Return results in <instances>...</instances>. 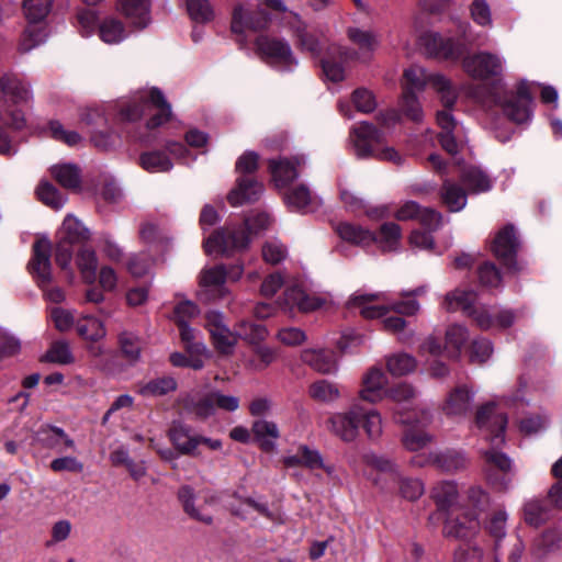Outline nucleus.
<instances>
[{
    "mask_svg": "<svg viewBox=\"0 0 562 562\" xmlns=\"http://www.w3.org/2000/svg\"><path fill=\"white\" fill-rule=\"evenodd\" d=\"M509 514L504 508L493 510L484 522V529L491 542L484 554L477 546H461L454 552L453 562H503L506 553L507 562H521L526 552V543L516 531L507 538Z\"/></svg>",
    "mask_w": 562,
    "mask_h": 562,
    "instance_id": "obj_1",
    "label": "nucleus"
},
{
    "mask_svg": "<svg viewBox=\"0 0 562 562\" xmlns=\"http://www.w3.org/2000/svg\"><path fill=\"white\" fill-rule=\"evenodd\" d=\"M33 99L29 83L15 76L4 75L0 78V123L14 131L26 127V117L22 106ZM16 153L8 133L0 126V154L12 156Z\"/></svg>",
    "mask_w": 562,
    "mask_h": 562,
    "instance_id": "obj_2",
    "label": "nucleus"
},
{
    "mask_svg": "<svg viewBox=\"0 0 562 562\" xmlns=\"http://www.w3.org/2000/svg\"><path fill=\"white\" fill-rule=\"evenodd\" d=\"M269 225V215L258 213L248 217L238 229L235 227L218 229L204 241L205 252L209 255H229L246 249L251 241V237L267 229Z\"/></svg>",
    "mask_w": 562,
    "mask_h": 562,
    "instance_id": "obj_3",
    "label": "nucleus"
},
{
    "mask_svg": "<svg viewBox=\"0 0 562 562\" xmlns=\"http://www.w3.org/2000/svg\"><path fill=\"white\" fill-rule=\"evenodd\" d=\"M153 111H156V113L146 123L149 130L162 125L171 117V106L158 88L138 91L130 102L122 105L120 114L123 120L132 122Z\"/></svg>",
    "mask_w": 562,
    "mask_h": 562,
    "instance_id": "obj_4",
    "label": "nucleus"
},
{
    "mask_svg": "<svg viewBox=\"0 0 562 562\" xmlns=\"http://www.w3.org/2000/svg\"><path fill=\"white\" fill-rule=\"evenodd\" d=\"M350 140L358 157H374L395 165L403 162V156L395 148L383 144V134L372 124L362 122L355 126Z\"/></svg>",
    "mask_w": 562,
    "mask_h": 562,
    "instance_id": "obj_5",
    "label": "nucleus"
},
{
    "mask_svg": "<svg viewBox=\"0 0 562 562\" xmlns=\"http://www.w3.org/2000/svg\"><path fill=\"white\" fill-rule=\"evenodd\" d=\"M427 85L439 94L440 101L446 109L454 105L458 99V92L451 81L439 74H427L426 70L417 65H413L404 70L403 92L415 93L423 91Z\"/></svg>",
    "mask_w": 562,
    "mask_h": 562,
    "instance_id": "obj_6",
    "label": "nucleus"
},
{
    "mask_svg": "<svg viewBox=\"0 0 562 562\" xmlns=\"http://www.w3.org/2000/svg\"><path fill=\"white\" fill-rule=\"evenodd\" d=\"M183 409L198 420H205L215 415L217 409L235 412L239 407V398L218 391L200 393L192 392L181 400Z\"/></svg>",
    "mask_w": 562,
    "mask_h": 562,
    "instance_id": "obj_7",
    "label": "nucleus"
},
{
    "mask_svg": "<svg viewBox=\"0 0 562 562\" xmlns=\"http://www.w3.org/2000/svg\"><path fill=\"white\" fill-rule=\"evenodd\" d=\"M384 300V293H355L348 301V305L352 308H358L360 314L368 319L380 318L389 311H394L404 316H414L420 310V304L414 300H402L389 306L373 305V302Z\"/></svg>",
    "mask_w": 562,
    "mask_h": 562,
    "instance_id": "obj_8",
    "label": "nucleus"
},
{
    "mask_svg": "<svg viewBox=\"0 0 562 562\" xmlns=\"http://www.w3.org/2000/svg\"><path fill=\"white\" fill-rule=\"evenodd\" d=\"M483 457V472L487 483L498 491L509 490L514 476L513 461L495 448L485 450Z\"/></svg>",
    "mask_w": 562,
    "mask_h": 562,
    "instance_id": "obj_9",
    "label": "nucleus"
},
{
    "mask_svg": "<svg viewBox=\"0 0 562 562\" xmlns=\"http://www.w3.org/2000/svg\"><path fill=\"white\" fill-rule=\"evenodd\" d=\"M418 395V391L412 384L402 382L389 389L386 397L393 401L397 408L394 411V420L403 425L420 424L426 425L431 420V415L428 411L422 413L420 419H413L411 416L404 414L402 408L409 407Z\"/></svg>",
    "mask_w": 562,
    "mask_h": 562,
    "instance_id": "obj_10",
    "label": "nucleus"
},
{
    "mask_svg": "<svg viewBox=\"0 0 562 562\" xmlns=\"http://www.w3.org/2000/svg\"><path fill=\"white\" fill-rule=\"evenodd\" d=\"M256 49L265 61L274 67L290 70L296 65L291 47L284 41L261 35L256 40Z\"/></svg>",
    "mask_w": 562,
    "mask_h": 562,
    "instance_id": "obj_11",
    "label": "nucleus"
},
{
    "mask_svg": "<svg viewBox=\"0 0 562 562\" xmlns=\"http://www.w3.org/2000/svg\"><path fill=\"white\" fill-rule=\"evenodd\" d=\"M464 71L474 79L486 80L503 74L504 59L490 52H479L463 59Z\"/></svg>",
    "mask_w": 562,
    "mask_h": 562,
    "instance_id": "obj_12",
    "label": "nucleus"
},
{
    "mask_svg": "<svg viewBox=\"0 0 562 562\" xmlns=\"http://www.w3.org/2000/svg\"><path fill=\"white\" fill-rule=\"evenodd\" d=\"M476 425L485 432L486 439L490 440L494 447L504 443L507 416L498 412L494 403L486 404L477 409Z\"/></svg>",
    "mask_w": 562,
    "mask_h": 562,
    "instance_id": "obj_13",
    "label": "nucleus"
},
{
    "mask_svg": "<svg viewBox=\"0 0 562 562\" xmlns=\"http://www.w3.org/2000/svg\"><path fill=\"white\" fill-rule=\"evenodd\" d=\"M227 271L223 265L204 268L199 277V296L201 300L212 302L228 295L225 285Z\"/></svg>",
    "mask_w": 562,
    "mask_h": 562,
    "instance_id": "obj_14",
    "label": "nucleus"
},
{
    "mask_svg": "<svg viewBox=\"0 0 562 562\" xmlns=\"http://www.w3.org/2000/svg\"><path fill=\"white\" fill-rule=\"evenodd\" d=\"M205 327L216 350L223 355H232L238 337L236 331H232L225 324L224 315L218 311L207 312L205 314Z\"/></svg>",
    "mask_w": 562,
    "mask_h": 562,
    "instance_id": "obj_15",
    "label": "nucleus"
},
{
    "mask_svg": "<svg viewBox=\"0 0 562 562\" xmlns=\"http://www.w3.org/2000/svg\"><path fill=\"white\" fill-rule=\"evenodd\" d=\"M460 510L448 513L442 527L445 538L453 540H465L474 537L479 531V518L475 513H465L462 516Z\"/></svg>",
    "mask_w": 562,
    "mask_h": 562,
    "instance_id": "obj_16",
    "label": "nucleus"
},
{
    "mask_svg": "<svg viewBox=\"0 0 562 562\" xmlns=\"http://www.w3.org/2000/svg\"><path fill=\"white\" fill-rule=\"evenodd\" d=\"M389 379L382 368L370 367L361 378V386L358 392L359 400L370 404H376L386 398Z\"/></svg>",
    "mask_w": 562,
    "mask_h": 562,
    "instance_id": "obj_17",
    "label": "nucleus"
},
{
    "mask_svg": "<svg viewBox=\"0 0 562 562\" xmlns=\"http://www.w3.org/2000/svg\"><path fill=\"white\" fill-rule=\"evenodd\" d=\"M330 431L345 442H352L359 435V402H355L345 412L328 419Z\"/></svg>",
    "mask_w": 562,
    "mask_h": 562,
    "instance_id": "obj_18",
    "label": "nucleus"
},
{
    "mask_svg": "<svg viewBox=\"0 0 562 562\" xmlns=\"http://www.w3.org/2000/svg\"><path fill=\"white\" fill-rule=\"evenodd\" d=\"M115 9L133 30H145L151 23V0H116Z\"/></svg>",
    "mask_w": 562,
    "mask_h": 562,
    "instance_id": "obj_19",
    "label": "nucleus"
},
{
    "mask_svg": "<svg viewBox=\"0 0 562 562\" xmlns=\"http://www.w3.org/2000/svg\"><path fill=\"white\" fill-rule=\"evenodd\" d=\"M532 98L529 92V86L526 81H521L517 87L515 95L509 97L503 103L505 114L515 123H526L531 117Z\"/></svg>",
    "mask_w": 562,
    "mask_h": 562,
    "instance_id": "obj_20",
    "label": "nucleus"
},
{
    "mask_svg": "<svg viewBox=\"0 0 562 562\" xmlns=\"http://www.w3.org/2000/svg\"><path fill=\"white\" fill-rule=\"evenodd\" d=\"M50 248V241L47 238L37 239L33 246L34 254L30 268L41 286L47 285L52 279Z\"/></svg>",
    "mask_w": 562,
    "mask_h": 562,
    "instance_id": "obj_21",
    "label": "nucleus"
},
{
    "mask_svg": "<svg viewBox=\"0 0 562 562\" xmlns=\"http://www.w3.org/2000/svg\"><path fill=\"white\" fill-rule=\"evenodd\" d=\"M327 300L316 295H308L304 292L301 285L290 284L285 288L283 294V306L292 310L297 307L302 312H312L323 307Z\"/></svg>",
    "mask_w": 562,
    "mask_h": 562,
    "instance_id": "obj_22",
    "label": "nucleus"
},
{
    "mask_svg": "<svg viewBox=\"0 0 562 562\" xmlns=\"http://www.w3.org/2000/svg\"><path fill=\"white\" fill-rule=\"evenodd\" d=\"M437 124L441 130L439 133L441 147L447 153L456 155L459 150L461 127L458 125L451 113L446 110L437 113Z\"/></svg>",
    "mask_w": 562,
    "mask_h": 562,
    "instance_id": "obj_23",
    "label": "nucleus"
},
{
    "mask_svg": "<svg viewBox=\"0 0 562 562\" xmlns=\"http://www.w3.org/2000/svg\"><path fill=\"white\" fill-rule=\"evenodd\" d=\"M474 393L461 385L450 391L442 403L441 411L448 417H462L471 408Z\"/></svg>",
    "mask_w": 562,
    "mask_h": 562,
    "instance_id": "obj_24",
    "label": "nucleus"
},
{
    "mask_svg": "<svg viewBox=\"0 0 562 562\" xmlns=\"http://www.w3.org/2000/svg\"><path fill=\"white\" fill-rule=\"evenodd\" d=\"M169 439L175 449L181 454L195 456L196 449L201 445L199 435L181 423L173 424L169 429Z\"/></svg>",
    "mask_w": 562,
    "mask_h": 562,
    "instance_id": "obj_25",
    "label": "nucleus"
},
{
    "mask_svg": "<svg viewBox=\"0 0 562 562\" xmlns=\"http://www.w3.org/2000/svg\"><path fill=\"white\" fill-rule=\"evenodd\" d=\"M305 164L303 156L294 157V160L279 159L270 160L269 168L272 175L274 184L278 188H284L299 177L297 167Z\"/></svg>",
    "mask_w": 562,
    "mask_h": 562,
    "instance_id": "obj_26",
    "label": "nucleus"
},
{
    "mask_svg": "<svg viewBox=\"0 0 562 562\" xmlns=\"http://www.w3.org/2000/svg\"><path fill=\"white\" fill-rule=\"evenodd\" d=\"M263 191V187L252 177H239L236 187L228 193V202L233 206L258 200Z\"/></svg>",
    "mask_w": 562,
    "mask_h": 562,
    "instance_id": "obj_27",
    "label": "nucleus"
},
{
    "mask_svg": "<svg viewBox=\"0 0 562 562\" xmlns=\"http://www.w3.org/2000/svg\"><path fill=\"white\" fill-rule=\"evenodd\" d=\"M419 44L427 54L443 58H456L460 53L458 45L451 38H443L435 32L423 34Z\"/></svg>",
    "mask_w": 562,
    "mask_h": 562,
    "instance_id": "obj_28",
    "label": "nucleus"
},
{
    "mask_svg": "<svg viewBox=\"0 0 562 562\" xmlns=\"http://www.w3.org/2000/svg\"><path fill=\"white\" fill-rule=\"evenodd\" d=\"M517 247L518 241L514 226L506 225L496 234L492 249L498 259L503 260L505 265L510 266L514 260Z\"/></svg>",
    "mask_w": 562,
    "mask_h": 562,
    "instance_id": "obj_29",
    "label": "nucleus"
},
{
    "mask_svg": "<svg viewBox=\"0 0 562 562\" xmlns=\"http://www.w3.org/2000/svg\"><path fill=\"white\" fill-rule=\"evenodd\" d=\"M431 497L440 510H462L458 486L452 481L437 483L431 490Z\"/></svg>",
    "mask_w": 562,
    "mask_h": 562,
    "instance_id": "obj_30",
    "label": "nucleus"
},
{
    "mask_svg": "<svg viewBox=\"0 0 562 562\" xmlns=\"http://www.w3.org/2000/svg\"><path fill=\"white\" fill-rule=\"evenodd\" d=\"M302 360L313 370L322 374H330L337 371V359L335 352L327 349H305L302 352Z\"/></svg>",
    "mask_w": 562,
    "mask_h": 562,
    "instance_id": "obj_31",
    "label": "nucleus"
},
{
    "mask_svg": "<svg viewBox=\"0 0 562 562\" xmlns=\"http://www.w3.org/2000/svg\"><path fill=\"white\" fill-rule=\"evenodd\" d=\"M550 509L544 499L532 497L524 502L521 517L526 525L539 528L549 519Z\"/></svg>",
    "mask_w": 562,
    "mask_h": 562,
    "instance_id": "obj_32",
    "label": "nucleus"
},
{
    "mask_svg": "<svg viewBox=\"0 0 562 562\" xmlns=\"http://www.w3.org/2000/svg\"><path fill=\"white\" fill-rule=\"evenodd\" d=\"M284 202L293 211H312L319 204L318 199L304 184L289 189Z\"/></svg>",
    "mask_w": 562,
    "mask_h": 562,
    "instance_id": "obj_33",
    "label": "nucleus"
},
{
    "mask_svg": "<svg viewBox=\"0 0 562 562\" xmlns=\"http://www.w3.org/2000/svg\"><path fill=\"white\" fill-rule=\"evenodd\" d=\"M336 233L341 239L361 247L369 246L376 240V235L373 232L347 222L338 224Z\"/></svg>",
    "mask_w": 562,
    "mask_h": 562,
    "instance_id": "obj_34",
    "label": "nucleus"
},
{
    "mask_svg": "<svg viewBox=\"0 0 562 562\" xmlns=\"http://www.w3.org/2000/svg\"><path fill=\"white\" fill-rule=\"evenodd\" d=\"M258 19H254L241 5H237L233 12L232 31L243 33L246 30L258 31L265 29L269 23V16L263 11H260Z\"/></svg>",
    "mask_w": 562,
    "mask_h": 562,
    "instance_id": "obj_35",
    "label": "nucleus"
},
{
    "mask_svg": "<svg viewBox=\"0 0 562 562\" xmlns=\"http://www.w3.org/2000/svg\"><path fill=\"white\" fill-rule=\"evenodd\" d=\"M251 431L260 448L267 452L276 448V441L280 437L279 428L276 423L267 419L254 422Z\"/></svg>",
    "mask_w": 562,
    "mask_h": 562,
    "instance_id": "obj_36",
    "label": "nucleus"
},
{
    "mask_svg": "<svg viewBox=\"0 0 562 562\" xmlns=\"http://www.w3.org/2000/svg\"><path fill=\"white\" fill-rule=\"evenodd\" d=\"M476 293L471 290L456 289L446 294L442 306L448 312L462 311L467 315L474 308Z\"/></svg>",
    "mask_w": 562,
    "mask_h": 562,
    "instance_id": "obj_37",
    "label": "nucleus"
},
{
    "mask_svg": "<svg viewBox=\"0 0 562 562\" xmlns=\"http://www.w3.org/2000/svg\"><path fill=\"white\" fill-rule=\"evenodd\" d=\"M100 38L110 45L120 44L128 36L125 24L114 16L102 20L98 27Z\"/></svg>",
    "mask_w": 562,
    "mask_h": 562,
    "instance_id": "obj_38",
    "label": "nucleus"
},
{
    "mask_svg": "<svg viewBox=\"0 0 562 562\" xmlns=\"http://www.w3.org/2000/svg\"><path fill=\"white\" fill-rule=\"evenodd\" d=\"M360 426H362L370 440H378L383 432V422L379 411L374 408H364L359 403V427Z\"/></svg>",
    "mask_w": 562,
    "mask_h": 562,
    "instance_id": "obj_39",
    "label": "nucleus"
},
{
    "mask_svg": "<svg viewBox=\"0 0 562 562\" xmlns=\"http://www.w3.org/2000/svg\"><path fill=\"white\" fill-rule=\"evenodd\" d=\"M90 232L83 224L72 214H68L58 231V238L65 239L72 244H79L88 240Z\"/></svg>",
    "mask_w": 562,
    "mask_h": 562,
    "instance_id": "obj_40",
    "label": "nucleus"
},
{
    "mask_svg": "<svg viewBox=\"0 0 562 562\" xmlns=\"http://www.w3.org/2000/svg\"><path fill=\"white\" fill-rule=\"evenodd\" d=\"M178 383L173 376H158L138 384V393L145 397L164 396L177 390Z\"/></svg>",
    "mask_w": 562,
    "mask_h": 562,
    "instance_id": "obj_41",
    "label": "nucleus"
},
{
    "mask_svg": "<svg viewBox=\"0 0 562 562\" xmlns=\"http://www.w3.org/2000/svg\"><path fill=\"white\" fill-rule=\"evenodd\" d=\"M440 198L450 212L463 210L468 201L465 191L460 186L449 180L442 183Z\"/></svg>",
    "mask_w": 562,
    "mask_h": 562,
    "instance_id": "obj_42",
    "label": "nucleus"
},
{
    "mask_svg": "<svg viewBox=\"0 0 562 562\" xmlns=\"http://www.w3.org/2000/svg\"><path fill=\"white\" fill-rule=\"evenodd\" d=\"M54 179L65 189L78 190L81 184L80 170L72 164L54 165L50 168Z\"/></svg>",
    "mask_w": 562,
    "mask_h": 562,
    "instance_id": "obj_43",
    "label": "nucleus"
},
{
    "mask_svg": "<svg viewBox=\"0 0 562 562\" xmlns=\"http://www.w3.org/2000/svg\"><path fill=\"white\" fill-rule=\"evenodd\" d=\"M177 496L183 507L184 513L192 519L201 521L205 525H211L213 522V517L211 515L205 514L195 507V492L190 485H182L178 490Z\"/></svg>",
    "mask_w": 562,
    "mask_h": 562,
    "instance_id": "obj_44",
    "label": "nucleus"
},
{
    "mask_svg": "<svg viewBox=\"0 0 562 562\" xmlns=\"http://www.w3.org/2000/svg\"><path fill=\"white\" fill-rule=\"evenodd\" d=\"M76 265L80 271L82 280L88 284H93L97 279L98 257L93 249L82 247L77 254Z\"/></svg>",
    "mask_w": 562,
    "mask_h": 562,
    "instance_id": "obj_45",
    "label": "nucleus"
},
{
    "mask_svg": "<svg viewBox=\"0 0 562 562\" xmlns=\"http://www.w3.org/2000/svg\"><path fill=\"white\" fill-rule=\"evenodd\" d=\"M387 372L393 376H404L417 368V360L409 353L397 352L385 357Z\"/></svg>",
    "mask_w": 562,
    "mask_h": 562,
    "instance_id": "obj_46",
    "label": "nucleus"
},
{
    "mask_svg": "<svg viewBox=\"0 0 562 562\" xmlns=\"http://www.w3.org/2000/svg\"><path fill=\"white\" fill-rule=\"evenodd\" d=\"M462 183L470 192L480 193L488 191L492 188V180L480 168L471 166L463 170L461 176Z\"/></svg>",
    "mask_w": 562,
    "mask_h": 562,
    "instance_id": "obj_47",
    "label": "nucleus"
},
{
    "mask_svg": "<svg viewBox=\"0 0 562 562\" xmlns=\"http://www.w3.org/2000/svg\"><path fill=\"white\" fill-rule=\"evenodd\" d=\"M362 460L372 470L378 471L381 475H386L391 482L400 477L396 465L383 456L369 451L363 453Z\"/></svg>",
    "mask_w": 562,
    "mask_h": 562,
    "instance_id": "obj_48",
    "label": "nucleus"
},
{
    "mask_svg": "<svg viewBox=\"0 0 562 562\" xmlns=\"http://www.w3.org/2000/svg\"><path fill=\"white\" fill-rule=\"evenodd\" d=\"M401 227L395 223H384L380 227L379 236H376V243L383 251L397 250L401 244Z\"/></svg>",
    "mask_w": 562,
    "mask_h": 562,
    "instance_id": "obj_49",
    "label": "nucleus"
},
{
    "mask_svg": "<svg viewBox=\"0 0 562 562\" xmlns=\"http://www.w3.org/2000/svg\"><path fill=\"white\" fill-rule=\"evenodd\" d=\"M434 463L442 471L458 472L464 470L469 462L463 452L451 450L435 454Z\"/></svg>",
    "mask_w": 562,
    "mask_h": 562,
    "instance_id": "obj_50",
    "label": "nucleus"
},
{
    "mask_svg": "<svg viewBox=\"0 0 562 562\" xmlns=\"http://www.w3.org/2000/svg\"><path fill=\"white\" fill-rule=\"evenodd\" d=\"M38 200L45 205L60 210L67 202V196L61 194L56 187L46 180H42L36 188Z\"/></svg>",
    "mask_w": 562,
    "mask_h": 562,
    "instance_id": "obj_51",
    "label": "nucleus"
},
{
    "mask_svg": "<svg viewBox=\"0 0 562 562\" xmlns=\"http://www.w3.org/2000/svg\"><path fill=\"white\" fill-rule=\"evenodd\" d=\"M77 333L86 340L98 341L105 336L103 324L93 316H82L76 324Z\"/></svg>",
    "mask_w": 562,
    "mask_h": 562,
    "instance_id": "obj_52",
    "label": "nucleus"
},
{
    "mask_svg": "<svg viewBox=\"0 0 562 562\" xmlns=\"http://www.w3.org/2000/svg\"><path fill=\"white\" fill-rule=\"evenodd\" d=\"M235 329L238 338L251 345H258L267 336L265 326L245 319L238 322Z\"/></svg>",
    "mask_w": 562,
    "mask_h": 562,
    "instance_id": "obj_53",
    "label": "nucleus"
},
{
    "mask_svg": "<svg viewBox=\"0 0 562 562\" xmlns=\"http://www.w3.org/2000/svg\"><path fill=\"white\" fill-rule=\"evenodd\" d=\"M468 339V330L460 325H452L446 331V349L451 358L458 359Z\"/></svg>",
    "mask_w": 562,
    "mask_h": 562,
    "instance_id": "obj_54",
    "label": "nucleus"
},
{
    "mask_svg": "<svg viewBox=\"0 0 562 562\" xmlns=\"http://www.w3.org/2000/svg\"><path fill=\"white\" fill-rule=\"evenodd\" d=\"M187 11L196 23H209L214 19V9L210 0H186Z\"/></svg>",
    "mask_w": 562,
    "mask_h": 562,
    "instance_id": "obj_55",
    "label": "nucleus"
},
{
    "mask_svg": "<svg viewBox=\"0 0 562 562\" xmlns=\"http://www.w3.org/2000/svg\"><path fill=\"white\" fill-rule=\"evenodd\" d=\"M347 34L349 40L358 46L364 57H367L378 45L376 36L368 30L349 27Z\"/></svg>",
    "mask_w": 562,
    "mask_h": 562,
    "instance_id": "obj_56",
    "label": "nucleus"
},
{
    "mask_svg": "<svg viewBox=\"0 0 562 562\" xmlns=\"http://www.w3.org/2000/svg\"><path fill=\"white\" fill-rule=\"evenodd\" d=\"M53 0H24L23 10L31 24L42 22L52 9Z\"/></svg>",
    "mask_w": 562,
    "mask_h": 562,
    "instance_id": "obj_57",
    "label": "nucleus"
},
{
    "mask_svg": "<svg viewBox=\"0 0 562 562\" xmlns=\"http://www.w3.org/2000/svg\"><path fill=\"white\" fill-rule=\"evenodd\" d=\"M490 496L487 492H485L479 485L470 486L467 492L463 502H461L462 509L464 507L471 508V513H475L479 516V513L485 509L488 505Z\"/></svg>",
    "mask_w": 562,
    "mask_h": 562,
    "instance_id": "obj_58",
    "label": "nucleus"
},
{
    "mask_svg": "<svg viewBox=\"0 0 562 562\" xmlns=\"http://www.w3.org/2000/svg\"><path fill=\"white\" fill-rule=\"evenodd\" d=\"M139 164L149 172H167L172 168L170 159L160 151L144 153L139 157Z\"/></svg>",
    "mask_w": 562,
    "mask_h": 562,
    "instance_id": "obj_59",
    "label": "nucleus"
},
{
    "mask_svg": "<svg viewBox=\"0 0 562 562\" xmlns=\"http://www.w3.org/2000/svg\"><path fill=\"white\" fill-rule=\"evenodd\" d=\"M310 395L312 398L318 402H334L339 398L340 392L338 387L326 380H318L311 384Z\"/></svg>",
    "mask_w": 562,
    "mask_h": 562,
    "instance_id": "obj_60",
    "label": "nucleus"
},
{
    "mask_svg": "<svg viewBox=\"0 0 562 562\" xmlns=\"http://www.w3.org/2000/svg\"><path fill=\"white\" fill-rule=\"evenodd\" d=\"M46 36L45 30L43 26L37 24H31L25 29L21 42H20V50L23 53L30 52L37 45L44 42Z\"/></svg>",
    "mask_w": 562,
    "mask_h": 562,
    "instance_id": "obj_61",
    "label": "nucleus"
},
{
    "mask_svg": "<svg viewBox=\"0 0 562 562\" xmlns=\"http://www.w3.org/2000/svg\"><path fill=\"white\" fill-rule=\"evenodd\" d=\"M45 358L58 364H70L75 361L68 342L64 340L55 341L47 350Z\"/></svg>",
    "mask_w": 562,
    "mask_h": 562,
    "instance_id": "obj_62",
    "label": "nucleus"
},
{
    "mask_svg": "<svg viewBox=\"0 0 562 562\" xmlns=\"http://www.w3.org/2000/svg\"><path fill=\"white\" fill-rule=\"evenodd\" d=\"M121 349L126 358L132 361L138 360L140 356V340L132 331H122L119 336Z\"/></svg>",
    "mask_w": 562,
    "mask_h": 562,
    "instance_id": "obj_63",
    "label": "nucleus"
},
{
    "mask_svg": "<svg viewBox=\"0 0 562 562\" xmlns=\"http://www.w3.org/2000/svg\"><path fill=\"white\" fill-rule=\"evenodd\" d=\"M551 473L558 482L551 486L548 495L555 506L562 507V457L553 463Z\"/></svg>",
    "mask_w": 562,
    "mask_h": 562,
    "instance_id": "obj_64",
    "label": "nucleus"
}]
</instances>
